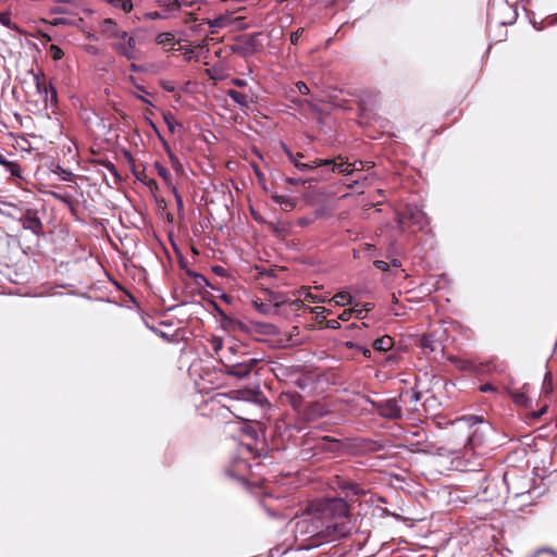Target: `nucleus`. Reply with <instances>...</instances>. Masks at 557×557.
<instances>
[{
    "mask_svg": "<svg viewBox=\"0 0 557 557\" xmlns=\"http://www.w3.org/2000/svg\"><path fill=\"white\" fill-rule=\"evenodd\" d=\"M213 306H214V308H215L216 312L221 315V321H222V322H226V321L233 322V321H235V322H236V323H238L239 325H243V323H242V322H239V321H237V320H233V319L228 318V317L225 314V312H224V311L219 307V305H218L216 302H213Z\"/></svg>",
    "mask_w": 557,
    "mask_h": 557,
    "instance_id": "obj_50",
    "label": "nucleus"
},
{
    "mask_svg": "<svg viewBox=\"0 0 557 557\" xmlns=\"http://www.w3.org/2000/svg\"><path fill=\"white\" fill-rule=\"evenodd\" d=\"M333 300L338 306H347L352 304L354 297L348 292H339L335 294Z\"/></svg>",
    "mask_w": 557,
    "mask_h": 557,
    "instance_id": "obj_31",
    "label": "nucleus"
},
{
    "mask_svg": "<svg viewBox=\"0 0 557 557\" xmlns=\"http://www.w3.org/2000/svg\"><path fill=\"white\" fill-rule=\"evenodd\" d=\"M228 98H231L236 104L242 108H248L250 103V98L247 94L240 92L236 89H228L226 91Z\"/></svg>",
    "mask_w": 557,
    "mask_h": 557,
    "instance_id": "obj_20",
    "label": "nucleus"
},
{
    "mask_svg": "<svg viewBox=\"0 0 557 557\" xmlns=\"http://www.w3.org/2000/svg\"><path fill=\"white\" fill-rule=\"evenodd\" d=\"M304 416L307 420L318 419L324 416L323 408L318 401L311 403L305 409Z\"/></svg>",
    "mask_w": 557,
    "mask_h": 557,
    "instance_id": "obj_21",
    "label": "nucleus"
},
{
    "mask_svg": "<svg viewBox=\"0 0 557 557\" xmlns=\"http://www.w3.org/2000/svg\"><path fill=\"white\" fill-rule=\"evenodd\" d=\"M7 171L14 177H22V168L15 161H5Z\"/></svg>",
    "mask_w": 557,
    "mask_h": 557,
    "instance_id": "obj_34",
    "label": "nucleus"
},
{
    "mask_svg": "<svg viewBox=\"0 0 557 557\" xmlns=\"http://www.w3.org/2000/svg\"><path fill=\"white\" fill-rule=\"evenodd\" d=\"M406 394H409V403L410 404H417L418 401H420V399L422 397V393L420 391L411 389V391L406 392Z\"/></svg>",
    "mask_w": 557,
    "mask_h": 557,
    "instance_id": "obj_49",
    "label": "nucleus"
},
{
    "mask_svg": "<svg viewBox=\"0 0 557 557\" xmlns=\"http://www.w3.org/2000/svg\"><path fill=\"white\" fill-rule=\"evenodd\" d=\"M376 413L386 420H400L403 418V408L396 398L380 400Z\"/></svg>",
    "mask_w": 557,
    "mask_h": 557,
    "instance_id": "obj_11",
    "label": "nucleus"
},
{
    "mask_svg": "<svg viewBox=\"0 0 557 557\" xmlns=\"http://www.w3.org/2000/svg\"><path fill=\"white\" fill-rule=\"evenodd\" d=\"M186 274L193 280L194 284L198 287H212L211 283L209 282V280L201 273L199 272H196L194 270H190L188 269L186 271Z\"/></svg>",
    "mask_w": 557,
    "mask_h": 557,
    "instance_id": "obj_22",
    "label": "nucleus"
},
{
    "mask_svg": "<svg viewBox=\"0 0 557 557\" xmlns=\"http://www.w3.org/2000/svg\"><path fill=\"white\" fill-rule=\"evenodd\" d=\"M113 49L120 55L126 58L127 60H136L139 58V49L136 46V40L134 36H129L125 41H119L114 44Z\"/></svg>",
    "mask_w": 557,
    "mask_h": 557,
    "instance_id": "obj_15",
    "label": "nucleus"
},
{
    "mask_svg": "<svg viewBox=\"0 0 557 557\" xmlns=\"http://www.w3.org/2000/svg\"><path fill=\"white\" fill-rule=\"evenodd\" d=\"M348 168H347V171L345 172H342L343 174L345 175H349L350 173H352L355 170H360L362 168V161H355L352 164H349L347 162H344Z\"/></svg>",
    "mask_w": 557,
    "mask_h": 557,
    "instance_id": "obj_52",
    "label": "nucleus"
},
{
    "mask_svg": "<svg viewBox=\"0 0 557 557\" xmlns=\"http://www.w3.org/2000/svg\"><path fill=\"white\" fill-rule=\"evenodd\" d=\"M261 505L268 511L270 517L278 518V519H288L289 518L288 516L277 511L276 509L271 508L264 500L261 502Z\"/></svg>",
    "mask_w": 557,
    "mask_h": 557,
    "instance_id": "obj_39",
    "label": "nucleus"
},
{
    "mask_svg": "<svg viewBox=\"0 0 557 557\" xmlns=\"http://www.w3.org/2000/svg\"><path fill=\"white\" fill-rule=\"evenodd\" d=\"M511 473V482H516V488L520 491H527L530 495V480L527 476H519L516 470H510Z\"/></svg>",
    "mask_w": 557,
    "mask_h": 557,
    "instance_id": "obj_24",
    "label": "nucleus"
},
{
    "mask_svg": "<svg viewBox=\"0 0 557 557\" xmlns=\"http://www.w3.org/2000/svg\"><path fill=\"white\" fill-rule=\"evenodd\" d=\"M480 392H482V393H496L497 392V387L494 386L491 383H485V384H482L480 386Z\"/></svg>",
    "mask_w": 557,
    "mask_h": 557,
    "instance_id": "obj_58",
    "label": "nucleus"
},
{
    "mask_svg": "<svg viewBox=\"0 0 557 557\" xmlns=\"http://www.w3.org/2000/svg\"><path fill=\"white\" fill-rule=\"evenodd\" d=\"M305 29L304 28H298L296 32H293L290 34V42L293 45H298V41H299V38L301 37V35L304 34Z\"/></svg>",
    "mask_w": 557,
    "mask_h": 557,
    "instance_id": "obj_56",
    "label": "nucleus"
},
{
    "mask_svg": "<svg viewBox=\"0 0 557 557\" xmlns=\"http://www.w3.org/2000/svg\"><path fill=\"white\" fill-rule=\"evenodd\" d=\"M553 391V376L550 372H546L543 381V392L545 394H550Z\"/></svg>",
    "mask_w": 557,
    "mask_h": 557,
    "instance_id": "obj_40",
    "label": "nucleus"
},
{
    "mask_svg": "<svg viewBox=\"0 0 557 557\" xmlns=\"http://www.w3.org/2000/svg\"><path fill=\"white\" fill-rule=\"evenodd\" d=\"M282 399L287 401L294 410H299L304 405V396L298 392H284Z\"/></svg>",
    "mask_w": 557,
    "mask_h": 557,
    "instance_id": "obj_17",
    "label": "nucleus"
},
{
    "mask_svg": "<svg viewBox=\"0 0 557 557\" xmlns=\"http://www.w3.org/2000/svg\"><path fill=\"white\" fill-rule=\"evenodd\" d=\"M117 28H119V26H117L116 22L110 17L102 20L100 23L101 32L110 38H112L113 33H115Z\"/></svg>",
    "mask_w": 557,
    "mask_h": 557,
    "instance_id": "obj_27",
    "label": "nucleus"
},
{
    "mask_svg": "<svg viewBox=\"0 0 557 557\" xmlns=\"http://www.w3.org/2000/svg\"><path fill=\"white\" fill-rule=\"evenodd\" d=\"M224 24H225V17L222 15L208 21V25L210 28L222 27V26H224Z\"/></svg>",
    "mask_w": 557,
    "mask_h": 557,
    "instance_id": "obj_45",
    "label": "nucleus"
},
{
    "mask_svg": "<svg viewBox=\"0 0 557 557\" xmlns=\"http://www.w3.org/2000/svg\"><path fill=\"white\" fill-rule=\"evenodd\" d=\"M343 444L339 440L332 436H317L309 432L306 433L299 442V457L305 460H322L339 454Z\"/></svg>",
    "mask_w": 557,
    "mask_h": 557,
    "instance_id": "obj_3",
    "label": "nucleus"
},
{
    "mask_svg": "<svg viewBox=\"0 0 557 557\" xmlns=\"http://www.w3.org/2000/svg\"><path fill=\"white\" fill-rule=\"evenodd\" d=\"M104 1L112 8L122 10L124 13H129L134 8L132 0H104Z\"/></svg>",
    "mask_w": 557,
    "mask_h": 557,
    "instance_id": "obj_28",
    "label": "nucleus"
},
{
    "mask_svg": "<svg viewBox=\"0 0 557 557\" xmlns=\"http://www.w3.org/2000/svg\"><path fill=\"white\" fill-rule=\"evenodd\" d=\"M129 37L128 33L126 30L121 29L120 27L116 29L115 33H113L112 38L114 39H121L122 41L127 40Z\"/></svg>",
    "mask_w": 557,
    "mask_h": 557,
    "instance_id": "obj_55",
    "label": "nucleus"
},
{
    "mask_svg": "<svg viewBox=\"0 0 557 557\" xmlns=\"http://www.w3.org/2000/svg\"><path fill=\"white\" fill-rule=\"evenodd\" d=\"M374 308V304L366 302L362 309H355L354 311L357 313L358 318H361L363 311H371Z\"/></svg>",
    "mask_w": 557,
    "mask_h": 557,
    "instance_id": "obj_61",
    "label": "nucleus"
},
{
    "mask_svg": "<svg viewBox=\"0 0 557 557\" xmlns=\"http://www.w3.org/2000/svg\"><path fill=\"white\" fill-rule=\"evenodd\" d=\"M220 372L235 382L248 381L258 373V366H251V363L220 362Z\"/></svg>",
    "mask_w": 557,
    "mask_h": 557,
    "instance_id": "obj_7",
    "label": "nucleus"
},
{
    "mask_svg": "<svg viewBox=\"0 0 557 557\" xmlns=\"http://www.w3.org/2000/svg\"><path fill=\"white\" fill-rule=\"evenodd\" d=\"M293 532L302 549L319 547L344 535L343 527L325 519L311 503L300 516L296 515Z\"/></svg>",
    "mask_w": 557,
    "mask_h": 557,
    "instance_id": "obj_1",
    "label": "nucleus"
},
{
    "mask_svg": "<svg viewBox=\"0 0 557 557\" xmlns=\"http://www.w3.org/2000/svg\"><path fill=\"white\" fill-rule=\"evenodd\" d=\"M50 172L58 175L63 182H74L75 175L72 171L64 169L58 163H52L49 168Z\"/></svg>",
    "mask_w": 557,
    "mask_h": 557,
    "instance_id": "obj_19",
    "label": "nucleus"
},
{
    "mask_svg": "<svg viewBox=\"0 0 557 557\" xmlns=\"http://www.w3.org/2000/svg\"><path fill=\"white\" fill-rule=\"evenodd\" d=\"M175 39L174 34L170 32L161 33L157 36V42L161 45L172 44Z\"/></svg>",
    "mask_w": 557,
    "mask_h": 557,
    "instance_id": "obj_38",
    "label": "nucleus"
},
{
    "mask_svg": "<svg viewBox=\"0 0 557 557\" xmlns=\"http://www.w3.org/2000/svg\"><path fill=\"white\" fill-rule=\"evenodd\" d=\"M493 433V428L490 423H482V426L473 429L469 435V445L472 448H479L486 444L487 437Z\"/></svg>",
    "mask_w": 557,
    "mask_h": 557,
    "instance_id": "obj_14",
    "label": "nucleus"
},
{
    "mask_svg": "<svg viewBox=\"0 0 557 557\" xmlns=\"http://www.w3.org/2000/svg\"><path fill=\"white\" fill-rule=\"evenodd\" d=\"M182 4L178 0H166L162 5V11L166 14V17H169L170 15L180 12Z\"/></svg>",
    "mask_w": 557,
    "mask_h": 557,
    "instance_id": "obj_29",
    "label": "nucleus"
},
{
    "mask_svg": "<svg viewBox=\"0 0 557 557\" xmlns=\"http://www.w3.org/2000/svg\"><path fill=\"white\" fill-rule=\"evenodd\" d=\"M50 24L52 26H59V25H72V21L66 17H54L51 20Z\"/></svg>",
    "mask_w": 557,
    "mask_h": 557,
    "instance_id": "obj_54",
    "label": "nucleus"
},
{
    "mask_svg": "<svg viewBox=\"0 0 557 557\" xmlns=\"http://www.w3.org/2000/svg\"><path fill=\"white\" fill-rule=\"evenodd\" d=\"M314 507L327 520L336 521L349 516V505L344 497L327 498L324 502L314 504Z\"/></svg>",
    "mask_w": 557,
    "mask_h": 557,
    "instance_id": "obj_5",
    "label": "nucleus"
},
{
    "mask_svg": "<svg viewBox=\"0 0 557 557\" xmlns=\"http://www.w3.org/2000/svg\"><path fill=\"white\" fill-rule=\"evenodd\" d=\"M295 87L298 90V92L301 94V95L306 96V95L310 94L309 86L305 82H302V81H298L297 83H295Z\"/></svg>",
    "mask_w": 557,
    "mask_h": 557,
    "instance_id": "obj_51",
    "label": "nucleus"
},
{
    "mask_svg": "<svg viewBox=\"0 0 557 557\" xmlns=\"http://www.w3.org/2000/svg\"><path fill=\"white\" fill-rule=\"evenodd\" d=\"M325 327L332 329V330L339 329L341 327L339 320L338 319L326 320Z\"/></svg>",
    "mask_w": 557,
    "mask_h": 557,
    "instance_id": "obj_62",
    "label": "nucleus"
},
{
    "mask_svg": "<svg viewBox=\"0 0 557 557\" xmlns=\"http://www.w3.org/2000/svg\"><path fill=\"white\" fill-rule=\"evenodd\" d=\"M270 300L274 301V305L272 306L274 307L275 310H277V308H280L281 306L287 304V298L283 294L275 292H270Z\"/></svg>",
    "mask_w": 557,
    "mask_h": 557,
    "instance_id": "obj_35",
    "label": "nucleus"
},
{
    "mask_svg": "<svg viewBox=\"0 0 557 557\" xmlns=\"http://www.w3.org/2000/svg\"><path fill=\"white\" fill-rule=\"evenodd\" d=\"M399 223L424 231L429 225V218L421 209L408 206L403 212Z\"/></svg>",
    "mask_w": 557,
    "mask_h": 557,
    "instance_id": "obj_10",
    "label": "nucleus"
},
{
    "mask_svg": "<svg viewBox=\"0 0 557 557\" xmlns=\"http://www.w3.org/2000/svg\"><path fill=\"white\" fill-rule=\"evenodd\" d=\"M374 267L381 271H388L389 270V263L384 260H375L373 262Z\"/></svg>",
    "mask_w": 557,
    "mask_h": 557,
    "instance_id": "obj_57",
    "label": "nucleus"
},
{
    "mask_svg": "<svg viewBox=\"0 0 557 557\" xmlns=\"http://www.w3.org/2000/svg\"><path fill=\"white\" fill-rule=\"evenodd\" d=\"M394 344L395 342L393 337L389 335H383L373 341L372 347L376 351L386 352L393 348Z\"/></svg>",
    "mask_w": 557,
    "mask_h": 557,
    "instance_id": "obj_18",
    "label": "nucleus"
},
{
    "mask_svg": "<svg viewBox=\"0 0 557 557\" xmlns=\"http://www.w3.org/2000/svg\"><path fill=\"white\" fill-rule=\"evenodd\" d=\"M0 24H2L3 26H5L10 29L15 28L12 25V21H11V16H10L9 12H0Z\"/></svg>",
    "mask_w": 557,
    "mask_h": 557,
    "instance_id": "obj_42",
    "label": "nucleus"
},
{
    "mask_svg": "<svg viewBox=\"0 0 557 557\" xmlns=\"http://www.w3.org/2000/svg\"><path fill=\"white\" fill-rule=\"evenodd\" d=\"M511 397L513 403L517 405L525 406L528 403V397L522 392H513Z\"/></svg>",
    "mask_w": 557,
    "mask_h": 557,
    "instance_id": "obj_41",
    "label": "nucleus"
},
{
    "mask_svg": "<svg viewBox=\"0 0 557 557\" xmlns=\"http://www.w3.org/2000/svg\"><path fill=\"white\" fill-rule=\"evenodd\" d=\"M79 11L91 13V10L85 8L84 0H57L50 9L52 14L77 15Z\"/></svg>",
    "mask_w": 557,
    "mask_h": 557,
    "instance_id": "obj_12",
    "label": "nucleus"
},
{
    "mask_svg": "<svg viewBox=\"0 0 557 557\" xmlns=\"http://www.w3.org/2000/svg\"><path fill=\"white\" fill-rule=\"evenodd\" d=\"M507 502L509 503L512 510H523V507L532 505V495L530 494V498L528 497H519L518 500H512V494H509L507 497Z\"/></svg>",
    "mask_w": 557,
    "mask_h": 557,
    "instance_id": "obj_25",
    "label": "nucleus"
},
{
    "mask_svg": "<svg viewBox=\"0 0 557 557\" xmlns=\"http://www.w3.org/2000/svg\"><path fill=\"white\" fill-rule=\"evenodd\" d=\"M148 122L152 126V128L156 131L165 152H169V150H172L169 143L160 135V133H159L158 128L156 127V125L153 124V122L150 119H148Z\"/></svg>",
    "mask_w": 557,
    "mask_h": 557,
    "instance_id": "obj_48",
    "label": "nucleus"
},
{
    "mask_svg": "<svg viewBox=\"0 0 557 557\" xmlns=\"http://www.w3.org/2000/svg\"><path fill=\"white\" fill-rule=\"evenodd\" d=\"M154 169H156L158 175L164 181V183L166 185H171L172 177H171V174L168 171V169L158 161L154 162Z\"/></svg>",
    "mask_w": 557,
    "mask_h": 557,
    "instance_id": "obj_32",
    "label": "nucleus"
},
{
    "mask_svg": "<svg viewBox=\"0 0 557 557\" xmlns=\"http://www.w3.org/2000/svg\"><path fill=\"white\" fill-rule=\"evenodd\" d=\"M419 346L424 354L435 352L442 349L441 341L436 338L435 333L423 334L419 339Z\"/></svg>",
    "mask_w": 557,
    "mask_h": 557,
    "instance_id": "obj_16",
    "label": "nucleus"
},
{
    "mask_svg": "<svg viewBox=\"0 0 557 557\" xmlns=\"http://www.w3.org/2000/svg\"><path fill=\"white\" fill-rule=\"evenodd\" d=\"M50 51L53 60H61L64 57L63 50L57 45H51Z\"/></svg>",
    "mask_w": 557,
    "mask_h": 557,
    "instance_id": "obj_46",
    "label": "nucleus"
},
{
    "mask_svg": "<svg viewBox=\"0 0 557 557\" xmlns=\"http://www.w3.org/2000/svg\"><path fill=\"white\" fill-rule=\"evenodd\" d=\"M128 81L134 85V87H135L138 91H141V92H144V94H148V92H147V90L145 89V87H144L143 85H139V84L137 83V79H136V77H135V76L129 75V76H128Z\"/></svg>",
    "mask_w": 557,
    "mask_h": 557,
    "instance_id": "obj_63",
    "label": "nucleus"
},
{
    "mask_svg": "<svg viewBox=\"0 0 557 557\" xmlns=\"http://www.w3.org/2000/svg\"><path fill=\"white\" fill-rule=\"evenodd\" d=\"M334 488L341 493V497L347 499L350 496H357L363 492L359 484L337 475L333 481Z\"/></svg>",
    "mask_w": 557,
    "mask_h": 557,
    "instance_id": "obj_13",
    "label": "nucleus"
},
{
    "mask_svg": "<svg viewBox=\"0 0 557 557\" xmlns=\"http://www.w3.org/2000/svg\"><path fill=\"white\" fill-rule=\"evenodd\" d=\"M511 473L500 472L487 474L485 472H480V491L482 499L485 502H497L503 499L506 495L508 497L509 494H512V500H518L519 497H528L530 495L527 491H520L516 488V482H511Z\"/></svg>",
    "mask_w": 557,
    "mask_h": 557,
    "instance_id": "obj_2",
    "label": "nucleus"
},
{
    "mask_svg": "<svg viewBox=\"0 0 557 557\" xmlns=\"http://www.w3.org/2000/svg\"><path fill=\"white\" fill-rule=\"evenodd\" d=\"M101 165L115 177L116 183L122 181V177L119 174V171L113 162L109 160H103L101 161Z\"/></svg>",
    "mask_w": 557,
    "mask_h": 557,
    "instance_id": "obj_36",
    "label": "nucleus"
},
{
    "mask_svg": "<svg viewBox=\"0 0 557 557\" xmlns=\"http://www.w3.org/2000/svg\"><path fill=\"white\" fill-rule=\"evenodd\" d=\"M465 421L468 423V425L471 429H475L476 426H482V423H488L482 417L474 416V414L465 417Z\"/></svg>",
    "mask_w": 557,
    "mask_h": 557,
    "instance_id": "obj_37",
    "label": "nucleus"
},
{
    "mask_svg": "<svg viewBox=\"0 0 557 557\" xmlns=\"http://www.w3.org/2000/svg\"><path fill=\"white\" fill-rule=\"evenodd\" d=\"M295 166L300 172H311L317 168H324L326 174L335 173V172H345L347 171V165L345 163H336L333 159H314L308 162H295Z\"/></svg>",
    "mask_w": 557,
    "mask_h": 557,
    "instance_id": "obj_8",
    "label": "nucleus"
},
{
    "mask_svg": "<svg viewBox=\"0 0 557 557\" xmlns=\"http://www.w3.org/2000/svg\"><path fill=\"white\" fill-rule=\"evenodd\" d=\"M211 347L215 352L223 349V339L219 336H213L210 341Z\"/></svg>",
    "mask_w": 557,
    "mask_h": 557,
    "instance_id": "obj_44",
    "label": "nucleus"
},
{
    "mask_svg": "<svg viewBox=\"0 0 557 557\" xmlns=\"http://www.w3.org/2000/svg\"><path fill=\"white\" fill-rule=\"evenodd\" d=\"M212 272L218 276L225 277L227 276V270L221 265L212 267Z\"/></svg>",
    "mask_w": 557,
    "mask_h": 557,
    "instance_id": "obj_60",
    "label": "nucleus"
},
{
    "mask_svg": "<svg viewBox=\"0 0 557 557\" xmlns=\"http://www.w3.org/2000/svg\"><path fill=\"white\" fill-rule=\"evenodd\" d=\"M283 149L288 157L289 161L295 165V162H300L299 158H304V153L298 152L297 154H294L285 145L283 146Z\"/></svg>",
    "mask_w": 557,
    "mask_h": 557,
    "instance_id": "obj_43",
    "label": "nucleus"
},
{
    "mask_svg": "<svg viewBox=\"0 0 557 557\" xmlns=\"http://www.w3.org/2000/svg\"><path fill=\"white\" fill-rule=\"evenodd\" d=\"M170 163L175 172L182 173L184 171L183 164L177 156L171 157Z\"/></svg>",
    "mask_w": 557,
    "mask_h": 557,
    "instance_id": "obj_47",
    "label": "nucleus"
},
{
    "mask_svg": "<svg viewBox=\"0 0 557 557\" xmlns=\"http://www.w3.org/2000/svg\"><path fill=\"white\" fill-rule=\"evenodd\" d=\"M345 346L349 349H356L357 351L361 352L368 359L372 358V351L367 346L359 345L351 341L346 342Z\"/></svg>",
    "mask_w": 557,
    "mask_h": 557,
    "instance_id": "obj_33",
    "label": "nucleus"
},
{
    "mask_svg": "<svg viewBox=\"0 0 557 557\" xmlns=\"http://www.w3.org/2000/svg\"><path fill=\"white\" fill-rule=\"evenodd\" d=\"M236 394V399L252 401L260 394L259 387L255 386L253 388H245L234 392Z\"/></svg>",
    "mask_w": 557,
    "mask_h": 557,
    "instance_id": "obj_23",
    "label": "nucleus"
},
{
    "mask_svg": "<svg viewBox=\"0 0 557 557\" xmlns=\"http://www.w3.org/2000/svg\"><path fill=\"white\" fill-rule=\"evenodd\" d=\"M320 214L318 212H315V215L314 216H302L298 220V225L299 226H308L309 224H311Z\"/></svg>",
    "mask_w": 557,
    "mask_h": 557,
    "instance_id": "obj_53",
    "label": "nucleus"
},
{
    "mask_svg": "<svg viewBox=\"0 0 557 557\" xmlns=\"http://www.w3.org/2000/svg\"><path fill=\"white\" fill-rule=\"evenodd\" d=\"M163 121L168 126L170 133L174 134L176 129H183V125L175 120L172 112H163Z\"/></svg>",
    "mask_w": 557,
    "mask_h": 557,
    "instance_id": "obj_26",
    "label": "nucleus"
},
{
    "mask_svg": "<svg viewBox=\"0 0 557 557\" xmlns=\"http://www.w3.org/2000/svg\"><path fill=\"white\" fill-rule=\"evenodd\" d=\"M262 361L261 358L255 357L243 344H234L228 346L220 357V362H237V363H251V366H259Z\"/></svg>",
    "mask_w": 557,
    "mask_h": 557,
    "instance_id": "obj_6",
    "label": "nucleus"
},
{
    "mask_svg": "<svg viewBox=\"0 0 557 557\" xmlns=\"http://www.w3.org/2000/svg\"><path fill=\"white\" fill-rule=\"evenodd\" d=\"M253 308L261 314L270 315L276 313V310L271 304H265L260 300L253 301Z\"/></svg>",
    "mask_w": 557,
    "mask_h": 557,
    "instance_id": "obj_30",
    "label": "nucleus"
},
{
    "mask_svg": "<svg viewBox=\"0 0 557 557\" xmlns=\"http://www.w3.org/2000/svg\"><path fill=\"white\" fill-rule=\"evenodd\" d=\"M5 205L15 211V214H10V216L18 222L24 232H29L33 236L32 242L38 245L40 238L45 236L42 223V216L46 214L45 209L29 207L22 201L18 203L7 202Z\"/></svg>",
    "mask_w": 557,
    "mask_h": 557,
    "instance_id": "obj_4",
    "label": "nucleus"
},
{
    "mask_svg": "<svg viewBox=\"0 0 557 557\" xmlns=\"http://www.w3.org/2000/svg\"><path fill=\"white\" fill-rule=\"evenodd\" d=\"M280 206L284 209H292L294 208L295 203L289 197L283 196V200H281Z\"/></svg>",
    "mask_w": 557,
    "mask_h": 557,
    "instance_id": "obj_59",
    "label": "nucleus"
},
{
    "mask_svg": "<svg viewBox=\"0 0 557 557\" xmlns=\"http://www.w3.org/2000/svg\"><path fill=\"white\" fill-rule=\"evenodd\" d=\"M34 82L37 92L42 97L46 108H54L58 104V91L55 87L47 81L45 76L34 75Z\"/></svg>",
    "mask_w": 557,
    "mask_h": 557,
    "instance_id": "obj_9",
    "label": "nucleus"
},
{
    "mask_svg": "<svg viewBox=\"0 0 557 557\" xmlns=\"http://www.w3.org/2000/svg\"><path fill=\"white\" fill-rule=\"evenodd\" d=\"M542 553H549L552 554V557H555V552L552 550L550 548H547V547H543V548H539L536 549L535 552H533L530 557H536L537 555L542 554Z\"/></svg>",
    "mask_w": 557,
    "mask_h": 557,
    "instance_id": "obj_64",
    "label": "nucleus"
}]
</instances>
